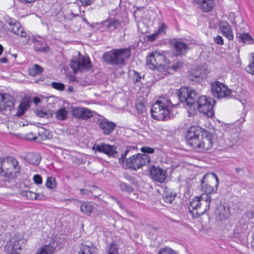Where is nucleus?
I'll list each match as a JSON object with an SVG mask.
<instances>
[{"label": "nucleus", "mask_w": 254, "mask_h": 254, "mask_svg": "<svg viewBox=\"0 0 254 254\" xmlns=\"http://www.w3.org/2000/svg\"><path fill=\"white\" fill-rule=\"evenodd\" d=\"M186 140L189 145L198 152H205L210 149L213 143L211 134L206 133L203 136L202 129L198 126L188 128Z\"/></svg>", "instance_id": "1"}, {"label": "nucleus", "mask_w": 254, "mask_h": 254, "mask_svg": "<svg viewBox=\"0 0 254 254\" xmlns=\"http://www.w3.org/2000/svg\"><path fill=\"white\" fill-rule=\"evenodd\" d=\"M20 171L17 160L12 156L0 157V175L10 181L17 178Z\"/></svg>", "instance_id": "2"}, {"label": "nucleus", "mask_w": 254, "mask_h": 254, "mask_svg": "<svg viewBox=\"0 0 254 254\" xmlns=\"http://www.w3.org/2000/svg\"><path fill=\"white\" fill-rule=\"evenodd\" d=\"M131 55V50L129 48L115 49L105 53L103 59L108 64L123 65L125 60L128 59Z\"/></svg>", "instance_id": "3"}, {"label": "nucleus", "mask_w": 254, "mask_h": 254, "mask_svg": "<svg viewBox=\"0 0 254 254\" xmlns=\"http://www.w3.org/2000/svg\"><path fill=\"white\" fill-rule=\"evenodd\" d=\"M212 198L207 194L196 196L190 203L189 210L193 217H198L204 214L209 208Z\"/></svg>", "instance_id": "4"}, {"label": "nucleus", "mask_w": 254, "mask_h": 254, "mask_svg": "<svg viewBox=\"0 0 254 254\" xmlns=\"http://www.w3.org/2000/svg\"><path fill=\"white\" fill-rule=\"evenodd\" d=\"M169 103L157 100L151 107L150 111L153 119L158 121H166L170 118Z\"/></svg>", "instance_id": "5"}, {"label": "nucleus", "mask_w": 254, "mask_h": 254, "mask_svg": "<svg viewBox=\"0 0 254 254\" xmlns=\"http://www.w3.org/2000/svg\"><path fill=\"white\" fill-rule=\"evenodd\" d=\"M219 180L214 173H207L202 177L201 180V187L204 193L210 196L212 193H215L217 190Z\"/></svg>", "instance_id": "6"}, {"label": "nucleus", "mask_w": 254, "mask_h": 254, "mask_svg": "<svg viewBox=\"0 0 254 254\" xmlns=\"http://www.w3.org/2000/svg\"><path fill=\"white\" fill-rule=\"evenodd\" d=\"M215 103L214 99L206 96H200L196 100L199 111L210 118L213 117L214 115L213 108Z\"/></svg>", "instance_id": "7"}, {"label": "nucleus", "mask_w": 254, "mask_h": 254, "mask_svg": "<svg viewBox=\"0 0 254 254\" xmlns=\"http://www.w3.org/2000/svg\"><path fill=\"white\" fill-rule=\"evenodd\" d=\"M150 161V158L148 155L138 153L127 159L126 164L128 169L137 170L147 164Z\"/></svg>", "instance_id": "8"}, {"label": "nucleus", "mask_w": 254, "mask_h": 254, "mask_svg": "<svg viewBox=\"0 0 254 254\" xmlns=\"http://www.w3.org/2000/svg\"><path fill=\"white\" fill-rule=\"evenodd\" d=\"M177 94L180 101L186 103L187 106L194 104L196 98L194 90L189 87H181L177 90Z\"/></svg>", "instance_id": "9"}, {"label": "nucleus", "mask_w": 254, "mask_h": 254, "mask_svg": "<svg viewBox=\"0 0 254 254\" xmlns=\"http://www.w3.org/2000/svg\"><path fill=\"white\" fill-rule=\"evenodd\" d=\"M147 63L150 68H158L160 66H165L167 61L165 56L161 53L155 51L149 55L147 58Z\"/></svg>", "instance_id": "10"}, {"label": "nucleus", "mask_w": 254, "mask_h": 254, "mask_svg": "<svg viewBox=\"0 0 254 254\" xmlns=\"http://www.w3.org/2000/svg\"><path fill=\"white\" fill-rule=\"evenodd\" d=\"M80 55V54H79ZM70 67L74 73L78 71L89 69L91 67V62L88 56H79V57L71 60Z\"/></svg>", "instance_id": "11"}, {"label": "nucleus", "mask_w": 254, "mask_h": 254, "mask_svg": "<svg viewBox=\"0 0 254 254\" xmlns=\"http://www.w3.org/2000/svg\"><path fill=\"white\" fill-rule=\"evenodd\" d=\"M95 122L100 130L105 135H110L114 131L117 126L115 123L109 121L103 117L97 118Z\"/></svg>", "instance_id": "12"}, {"label": "nucleus", "mask_w": 254, "mask_h": 254, "mask_svg": "<svg viewBox=\"0 0 254 254\" xmlns=\"http://www.w3.org/2000/svg\"><path fill=\"white\" fill-rule=\"evenodd\" d=\"M211 91L213 96L217 98L228 97L232 92L227 86L220 82L212 83Z\"/></svg>", "instance_id": "13"}, {"label": "nucleus", "mask_w": 254, "mask_h": 254, "mask_svg": "<svg viewBox=\"0 0 254 254\" xmlns=\"http://www.w3.org/2000/svg\"><path fill=\"white\" fill-rule=\"evenodd\" d=\"M71 113L75 118L84 120L93 116V112L87 108L72 107Z\"/></svg>", "instance_id": "14"}, {"label": "nucleus", "mask_w": 254, "mask_h": 254, "mask_svg": "<svg viewBox=\"0 0 254 254\" xmlns=\"http://www.w3.org/2000/svg\"><path fill=\"white\" fill-rule=\"evenodd\" d=\"M171 44L175 49V54L177 56L184 55L190 49L189 42H185L181 39L172 40Z\"/></svg>", "instance_id": "15"}, {"label": "nucleus", "mask_w": 254, "mask_h": 254, "mask_svg": "<svg viewBox=\"0 0 254 254\" xmlns=\"http://www.w3.org/2000/svg\"><path fill=\"white\" fill-rule=\"evenodd\" d=\"M152 179L159 183H163L167 177V172L159 167L152 166L149 169Z\"/></svg>", "instance_id": "16"}, {"label": "nucleus", "mask_w": 254, "mask_h": 254, "mask_svg": "<svg viewBox=\"0 0 254 254\" xmlns=\"http://www.w3.org/2000/svg\"><path fill=\"white\" fill-rule=\"evenodd\" d=\"M14 99L8 94H0V110L10 111L14 106Z\"/></svg>", "instance_id": "17"}, {"label": "nucleus", "mask_w": 254, "mask_h": 254, "mask_svg": "<svg viewBox=\"0 0 254 254\" xmlns=\"http://www.w3.org/2000/svg\"><path fill=\"white\" fill-rule=\"evenodd\" d=\"M69 200L77 201L80 204V210L81 213L85 215L89 216L95 208L96 204L91 201L78 200L77 199H69Z\"/></svg>", "instance_id": "18"}, {"label": "nucleus", "mask_w": 254, "mask_h": 254, "mask_svg": "<svg viewBox=\"0 0 254 254\" xmlns=\"http://www.w3.org/2000/svg\"><path fill=\"white\" fill-rule=\"evenodd\" d=\"M93 149L99 152L104 153L109 156L114 157L117 153L116 147L108 144L101 143L95 145L93 147Z\"/></svg>", "instance_id": "19"}, {"label": "nucleus", "mask_w": 254, "mask_h": 254, "mask_svg": "<svg viewBox=\"0 0 254 254\" xmlns=\"http://www.w3.org/2000/svg\"><path fill=\"white\" fill-rule=\"evenodd\" d=\"M11 249L6 252V254H20V251L25 247L26 241L20 238L12 239Z\"/></svg>", "instance_id": "20"}, {"label": "nucleus", "mask_w": 254, "mask_h": 254, "mask_svg": "<svg viewBox=\"0 0 254 254\" xmlns=\"http://www.w3.org/2000/svg\"><path fill=\"white\" fill-rule=\"evenodd\" d=\"M122 20L115 18L106 20L102 22V24L105 29L112 31L116 29H119L122 26Z\"/></svg>", "instance_id": "21"}, {"label": "nucleus", "mask_w": 254, "mask_h": 254, "mask_svg": "<svg viewBox=\"0 0 254 254\" xmlns=\"http://www.w3.org/2000/svg\"><path fill=\"white\" fill-rule=\"evenodd\" d=\"M9 30L10 31L12 32L16 35L21 37H26V32L24 30V28L21 26L19 22H12V20H10V21L9 22Z\"/></svg>", "instance_id": "22"}, {"label": "nucleus", "mask_w": 254, "mask_h": 254, "mask_svg": "<svg viewBox=\"0 0 254 254\" xmlns=\"http://www.w3.org/2000/svg\"><path fill=\"white\" fill-rule=\"evenodd\" d=\"M219 28L225 37L228 40H233L234 38L231 26L226 21H221L219 23Z\"/></svg>", "instance_id": "23"}, {"label": "nucleus", "mask_w": 254, "mask_h": 254, "mask_svg": "<svg viewBox=\"0 0 254 254\" xmlns=\"http://www.w3.org/2000/svg\"><path fill=\"white\" fill-rule=\"evenodd\" d=\"M203 12L210 11L214 5V0H194Z\"/></svg>", "instance_id": "24"}, {"label": "nucleus", "mask_w": 254, "mask_h": 254, "mask_svg": "<svg viewBox=\"0 0 254 254\" xmlns=\"http://www.w3.org/2000/svg\"><path fill=\"white\" fill-rule=\"evenodd\" d=\"M244 220L242 219L239 222V225L237 224V227H241L240 228L241 231H243L247 229L248 227L247 223H246V221H250L254 217V212L251 211L246 212L244 215Z\"/></svg>", "instance_id": "25"}, {"label": "nucleus", "mask_w": 254, "mask_h": 254, "mask_svg": "<svg viewBox=\"0 0 254 254\" xmlns=\"http://www.w3.org/2000/svg\"><path fill=\"white\" fill-rule=\"evenodd\" d=\"M34 49L36 51L42 53H48L49 52V47L45 42L39 41L34 38L33 40Z\"/></svg>", "instance_id": "26"}, {"label": "nucleus", "mask_w": 254, "mask_h": 254, "mask_svg": "<svg viewBox=\"0 0 254 254\" xmlns=\"http://www.w3.org/2000/svg\"><path fill=\"white\" fill-rule=\"evenodd\" d=\"M236 37L238 42L244 44H252L254 42L252 37L248 33L237 32Z\"/></svg>", "instance_id": "27"}, {"label": "nucleus", "mask_w": 254, "mask_h": 254, "mask_svg": "<svg viewBox=\"0 0 254 254\" xmlns=\"http://www.w3.org/2000/svg\"><path fill=\"white\" fill-rule=\"evenodd\" d=\"M98 249L93 246L83 245L80 248L79 254H97Z\"/></svg>", "instance_id": "28"}, {"label": "nucleus", "mask_w": 254, "mask_h": 254, "mask_svg": "<svg viewBox=\"0 0 254 254\" xmlns=\"http://www.w3.org/2000/svg\"><path fill=\"white\" fill-rule=\"evenodd\" d=\"M57 244L53 242L48 245H45L41 249H39L36 254H52L56 248Z\"/></svg>", "instance_id": "29"}, {"label": "nucleus", "mask_w": 254, "mask_h": 254, "mask_svg": "<svg viewBox=\"0 0 254 254\" xmlns=\"http://www.w3.org/2000/svg\"><path fill=\"white\" fill-rule=\"evenodd\" d=\"M41 156L39 153H29L26 157L27 162L32 165H37L41 161Z\"/></svg>", "instance_id": "30"}, {"label": "nucleus", "mask_w": 254, "mask_h": 254, "mask_svg": "<svg viewBox=\"0 0 254 254\" xmlns=\"http://www.w3.org/2000/svg\"><path fill=\"white\" fill-rule=\"evenodd\" d=\"M230 215V208L229 207L223 206L219 209L218 218L220 220L222 221L227 219Z\"/></svg>", "instance_id": "31"}, {"label": "nucleus", "mask_w": 254, "mask_h": 254, "mask_svg": "<svg viewBox=\"0 0 254 254\" xmlns=\"http://www.w3.org/2000/svg\"><path fill=\"white\" fill-rule=\"evenodd\" d=\"M43 68L37 64H34L29 68V73L31 76H35L40 74L43 71Z\"/></svg>", "instance_id": "32"}, {"label": "nucleus", "mask_w": 254, "mask_h": 254, "mask_svg": "<svg viewBox=\"0 0 254 254\" xmlns=\"http://www.w3.org/2000/svg\"><path fill=\"white\" fill-rule=\"evenodd\" d=\"M30 107V104L27 101H24L21 102L17 108L16 115L21 116Z\"/></svg>", "instance_id": "33"}, {"label": "nucleus", "mask_w": 254, "mask_h": 254, "mask_svg": "<svg viewBox=\"0 0 254 254\" xmlns=\"http://www.w3.org/2000/svg\"><path fill=\"white\" fill-rule=\"evenodd\" d=\"M67 112L64 108H61L56 112V118L60 121H64L67 117Z\"/></svg>", "instance_id": "34"}, {"label": "nucleus", "mask_w": 254, "mask_h": 254, "mask_svg": "<svg viewBox=\"0 0 254 254\" xmlns=\"http://www.w3.org/2000/svg\"><path fill=\"white\" fill-rule=\"evenodd\" d=\"M36 114L37 116H38V117L44 119H49L52 117V114L51 113V111L49 110H47L45 111L37 110L36 111Z\"/></svg>", "instance_id": "35"}, {"label": "nucleus", "mask_w": 254, "mask_h": 254, "mask_svg": "<svg viewBox=\"0 0 254 254\" xmlns=\"http://www.w3.org/2000/svg\"><path fill=\"white\" fill-rule=\"evenodd\" d=\"M22 195L25 196L29 199L33 200L40 199V198L38 197V196L40 195V193H36L29 190L23 191L22 192Z\"/></svg>", "instance_id": "36"}, {"label": "nucleus", "mask_w": 254, "mask_h": 254, "mask_svg": "<svg viewBox=\"0 0 254 254\" xmlns=\"http://www.w3.org/2000/svg\"><path fill=\"white\" fill-rule=\"evenodd\" d=\"M130 75L134 83L141 82V79H143L144 77V75L141 76L139 72L134 70L131 71Z\"/></svg>", "instance_id": "37"}, {"label": "nucleus", "mask_w": 254, "mask_h": 254, "mask_svg": "<svg viewBox=\"0 0 254 254\" xmlns=\"http://www.w3.org/2000/svg\"><path fill=\"white\" fill-rule=\"evenodd\" d=\"M102 190L97 186H92L90 190V195H92L94 197H97L100 195Z\"/></svg>", "instance_id": "38"}, {"label": "nucleus", "mask_w": 254, "mask_h": 254, "mask_svg": "<svg viewBox=\"0 0 254 254\" xmlns=\"http://www.w3.org/2000/svg\"><path fill=\"white\" fill-rule=\"evenodd\" d=\"M46 186L48 188L53 189L56 187V179L52 177L47 178Z\"/></svg>", "instance_id": "39"}, {"label": "nucleus", "mask_w": 254, "mask_h": 254, "mask_svg": "<svg viewBox=\"0 0 254 254\" xmlns=\"http://www.w3.org/2000/svg\"><path fill=\"white\" fill-rule=\"evenodd\" d=\"M119 187L122 191H126L128 193H130L133 191V188L125 183L121 182Z\"/></svg>", "instance_id": "40"}, {"label": "nucleus", "mask_w": 254, "mask_h": 254, "mask_svg": "<svg viewBox=\"0 0 254 254\" xmlns=\"http://www.w3.org/2000/svg\"><path fill=\"white\" fill-rule=\"evenodd\" d=\"M108 254H119L118 252V248L115 243H111L109 244L108 251Z\"/></svg>", "instance_id": "41"}, {"label": "nucleus", "mask_w": 254, "mask_h": 254, "mask_svg": "<svg viewBox=\"0 0 254 254\" xmlns=\"http://www.w3.org/2000/svg\"><path fill=\"white\" fill-rule=\"evenodd\" d=\"M51 86L53 88L59 91H63L64 89V85L61 82H53Z\"/></svg>", "instance_id": "42"}, {"label": "nucleus", "mask_w": 254, "mask_h": 254, "mask_svg": "<svg viewBox=\"0 0 254 254\" xmlns=\"http://www.w3.org/2000/svg\"><path fill=\"white\" fill-rule=\"evenodd\" d=\"M251 55L252 56L253 61L249 64L246 70L249 73L254 74V53H252Z\"/></svg>", "instance_id": "43"}, {"label": "nucleus", "mask_w": 254, "mask_h": 254, "mask_svg": "<svg viewBox=\"0 0 254 254\" xmlns=\"http://www.w3.org/2000/svg\"><path fill=\"white\" fill-rule=\"evenodd\" d=\"M176 194L171 193L169 195L165 194L163 196L164 201L167 203H172L176 197Z\"/></svg>", "instance_id": "44"}, {"label": "nucleus", "mask_w": 254, "mask_h": 254, "mask_svg": "<svg viewBox=\"0 0 254 254\" xmlns=\"http://www.w3.org/2000/svg\"><path fill=\"white\" fill-rule=\"evenodd\" d=\"M158 254H177V253L171 249L163 248L160 250Z\"/></svg>", "instance_id": "45"}, {"label": "nucleus", "mask_w": 254, "mask_h": 254, "mask_svg": "<svg viewBox=\"0 0 254 254\" xmlns=\"http://www.w3.org/2000/svg\"><path fill=\"white\" fill-rule=\"evenodd\" d=\"M167 26L164 23H161L160 26L158 28V29L156 32L157 34L159 35H162L166 33V29Z\"/></svg>", "instance_id": "46"}, {"label": "nucleus", "mask_w": 254, "mask_h": 254, "mask_svg": "<svg viewBox=\"0 0 254 254\" xmlns=\"http://www.w3.org/2000/svg\"><path fill=\"white\" fill-rule=\"evenodd\" d=\"M201 74V72L200 70H195V71H192L191 74V77L192 80L200 77Z\"/></svg>", "instance_id": "47"}, {"label": "nucleus", "mask_w": 254, "mask_h": 254, "mask_svg": "<svg viewBox=\"0 0 254 254\" xmlns=\"http://www.w3.org/2000/svg\"><path fill=\"white\" fill-rule=\"evenodd\" d=\"M141 151L144 153L152 154L154 152V149L150 147L144 146L141 148Z\"/></svg>", "instance_id": "48"}, {"label": "nucleus", "mask_w": 254, "mask_h": 254, "mask_svg": "<svg viewBox=\"0 0 254 254\" xmlns=\"http://www.w3.org/2000/svg\"><path fill=\"white\" fill-rule=\"evenodd\" d=\"M136 109L138 111V114H141L145 111V107L142 103H139L136 104Z\"/></svg>", "instance_id": "49"}, {"label": "nucleus", "mask_w": 254, "mask_h": 254, "mask_svg": "<svg viewBox=\"0 0 254 254\" xmlns=\"http://www.w3.org/2000/svg\"><path fill=\"white\" fill-rule=\"evenodd\" d=\"M34 183L37 185H40L42 183V177L39 175H35L33 177Z\"/></svg>", "instance_id": "50"}, {"label": "nucleus", "mask_w": 254, "mask_h": 254, "mask_svg": "<svg viewBox=\"0 0 254 254\" xmlns=\"http://www.w3.org/2000/svg\"><path fill=\"white\" fill-rule=\"evenodd\" d=\"M214 41L217 44H223V40L221 36L217 35L215 38Z\"/></svg>", "instance_id": "51"}, {"label": "nucleus", "mask_w": 254, "mask_h": 254, "mask_svg": "<svg viewBox=\"0 0 254 254\" xmlns=\"http://www.w3.org/2000/svg\"><path fill=\"white\" fill-rule=\"evenodd\" d=\"M110 198L111 199H112L113 200H114L115 202H116L121 208H122V209L124 208V206L122 204L121 202L119 200H118L116 197H115L114 196H113L112 195H111L110 196Z\"/></svg>", "instance_id": "52"}, {"label": "nucleus", "mask_w": 254, "mask_h": 254, "mask_svg": "<svg viewBox=\"0 0 254 254\" xmlns=\"http://www.w3.org/2000/svg\"><path fill=\"white\" fill-rule=\"evenodd\" d=\"M82 5L87 6L90 5L93 1V0H80Z\"/></svg>", "instance_id": "53"}, {"label": "nucleus", "mask_w": 254, "mask_h": 254, "mask_svg": "<svg viewBox=\"0 0 254 254\" xmlns=\"http://www.w3.org/2000/svg\"><path fill=\"white\" fill-rule=\"evenodd\" d=\"M80 194L82 195L86 194L88 196L90 195V190L86 189H80Z\"/></svg>", "instance_id": "54"}, {"label": "nucleus", "mask_w": 254, "mask_h": 254, "mask_svg": "<svg viewBox=\"0 0 254 254\" xmlns=\"http://www.w3.org/2000/svg\"><path fill=\"white\" fill-rule=\"evenodd\" d=\"M159 35L157 34L156 32L154 33V34L151 35L149 37L148 39L150 41H153L155 40L158 36Z\"/></svg>", "instance_id": "55"}, {"label": "nucleus", "mask_w": 254, "mask_h": 254, "mask_svg": "<svg viewBox=\"0 0 254 254\" xmlns=\"http://www.w3.org/2000/svg\"><path fill=\"white\" fill-rule=\"evenodd\" d=\"M181 65H182V64L180 62H178V63H176V64H175L172 66V68L174 70H176V69H178Z\"/></svg>", "instance_id": "56"}, {"label": "nucleus", "mask_w": 254, "mask_h": 254, "mask_svg": "<svg viewBox=\"0 0 254 254\" xmlns=\"http://www.w3.org/2000/svg\"><path fill=\"white\" fill-rule=\"evenodd\" d=\"M126 156H127V155H126V154H124V153L122 154L121 158H120L119 159L120 162V163L124 162L125 161V159L126 158Z\"/></svg>", "instance_id": "57"}, {"label": "nucleus", "mask_w": 254, "mask_h": 254, "mask_svg": "<svg viewBox=\"0 0 254 254\" xmlns=\"http://www.w3.org/2000/svg\"><path fill=\"white\" fill-rule=\"evenodd\" d=\"M126 156H127V155H126V154H124V153L122 154L121 158H120L119 159L120 162V163L124 162L125 161V159L126 158Z\"/></svg>", "instance_id": "58"}, {"label": "nucleus", "mask_w": 254, "mask_h": 254, "mask_svg": "<svg viewBox=\"0 0 254 254\" xmlns=\"http://www.w3.org/2000/svg\"><path fill=\"white\" fill-rule=\"evenodd\" d=\"M8 60L6 57L0 58V63H6Z\"/></svg>", "instance_id": "59"}, {"label": "nucleus", "mask_w": 254, "mask_h": 254, "mask_svg": "<svg viewBox=\"0 0 254 254\" xmlns=\"http://www.w3.org/2000/svg\"><path fill=\"white\" fill-rule=\"evenodd\" d=\"M235 171L237 174H239L240 172H244L243 170L240 168H235Z\"/></svg>", "instance_id": "60"}, {"label": "nucleus", "mask_w": 254, "mask_h": 254, "mask_svg": "<svg viewBox=\"0 0 254 254\" xmlns=\"http://www.w3.org/2000/svg\"><path fill=\"white\" fill-rule=\"evenodd\" d=\"M244 117H243L241 119H239L237 121H239L240 123H243L245 121V117L246 116V114L245 113H243Z\"/></svg>", "instance_id": "61"}, {"label": "nucleus", "mask_w": 254, "mask_h": 254, "mask_svg": "<svg viewBox=\"0 0 254 254\" xmlns=\"http://www.w3.org/2000/svg\"><path fill=\"white\" fill-rule=\"evenodd\" d=\"M126 179L130 182H133L134 180L132 177L130 176H127L126 177Z\"/></svg>", "instance_id": "62"}, {"label": "nucleus", "mask_w": 254, "mask_h": 254, "mask_svg": "<svg viewBox=\"0 0 254 254\" xmlns=\"http://www.w3.org/2000/svg\"><path fill=\"white\" fill-rule=\"evenodd\" d=\"M40 101V99L38 97H35L34 99V102L36 104H38Z\"/></svg>", "instance_id": "63"}, {"label": "nucleus", "mask_w": 254, "mask_h": 254, "mask_svg": "<svg viewBox=\"0 0 254 254\" xmlns=\"http://www.w3.org/2000/svg\"><path fill=\"white\" fill-rule=\"evenodd\" d=\"M20 0L23 3H30L31 2L35 1V0Z\"/></svg>", "instance_id": "64"}]
</instances>
